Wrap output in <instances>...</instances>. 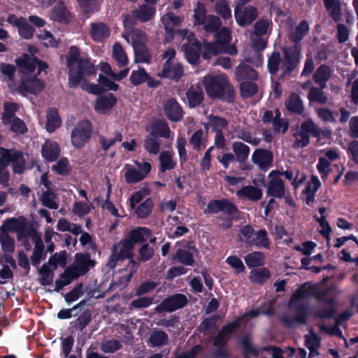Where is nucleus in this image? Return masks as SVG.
Listing matches in <instances>:
<instances>
[{"label": "nucleus", "mask_w": 358, "mask_h": 358, "mask_svg": "<svg viewBox=\"0 0 358 358\" xmlns=\"http://www.w3.org/2000/svg\"><path fill=\"white\" fill-rule=\"evenodd\" d=\"M15 64L20 73V81L15 80V66L1 62L0 63L1 82L5 83L11 92L24 96L27 94H36L41 92L45 84L36 76L47 69V64L28 54H24L22 57L16 59Z\"/></svg>", "instance_id": "nucleus-1"}, {"label": "nucleus", "mask_w": 358, "mask_h": 358, "mask_svg": "<svg viewBox=\"0 0 358 358\" xmlns=\"http://www.w3.org/2000/svg\"><path fill=\"white\" fill-rule=\"evenodd\" d=\"M67 67L69 69V84L71 87L80 86L83 90L94 94H99L103 90L117 91L119 85L110 78L100 75L99 85L90 84L85 76L94 74L95 67L87 58L80 55L78 49L71 46L66 56Z\"/></svg>", "instance_id": "nucleus-2"}, {"label": "nucleus", "mask_w": 358, "mask_h": 358, "mask_svg": "<svg viewBox=\"0 0 358 358\" xmlns=\"http://www.w3.org/2000/svg\"><path fill=\"white\" fill-rule=\"evenodd\" d=\"M311 296H314L319 301L324 302L325 303L327 302L329 304L331 303V300L327 299V290L320 285L304 284L297 289L290 300V307L298 309V311L294 319L287 321L289 325L292 326L295 324H303L306 322L307 301Z\"/></svg>", "instance_id": "nucleus-3"}, {"label": "nucleus", "mask_w": 358, "mask_h": 358, "mask_svg": "<svg viewBox=\"0 0 358 358\" xmlns=\"http://www.w3.org/2000/svg\"><path fill=\"white\" fill-rule=\"evenodd\" d=\"M216 41L213 43H203V56L205 59H209L212 56L220 53L236 55L237 50L234 45H229L231 36L229 30L225 27L221 28L216 33Z\"/></svg>", "instance_id": "nucleus-4"}, {"label": "nucleus", "mask_w": 358, "mask_h": 358, "mask_svg": "<svg viewBox=\"0 0 358 358\" xmlns=\"http://www.w3.org/2000/svg\"><path fill=\"white\" fill-rule=\"evenodd\" d=\"M285 59L281 61L280 54L273 52L268 60V68L271 73H275L280 69L284 73H288L294 69L299 59V50L291 52L285 50Z\"/></svg>", "instance_id": "nucleus-5"}, {"label": "nucleus", "mask_w": 358, "mask_h": 358, "mask_svg": "<svg viewBox=\"0 0 358 358\" xmlns=\"http://www.w3.org/2000/svg\"><path fill=\"white\" fill-rule=\"evenodd\" d=\"M206 93L211 97H222L224 92L231 96L233 90L230 87L227 78L223 74L208 76L203 79ZM231 97H229L230 101Z\"/></svg>", "instance_id": "nucleus-6"}, {"label": "nucleus", "mask_w": 358, "mask_h": 358, "mask_svg": "<svg viewBox=\"0 0 358 358\" xmlns=\"http://www.w3.org/2000/svg\"><path fill=\"white\" fill-rule=\"evenodd\" d=\"M182 38V50L187 62L192 64H196L199 59L201 51L199 41L194 38L193 34L187 29L177 31Z\"/></svg>", "instance_id": "nucleus-7"}, {"label": "nucleus", "mask_w": 358, "mask_h": 358, "mask_svg": "<svg viewBox=\"0 0 358 358\" xmlns=\"http://www.w3.org/2000/svg\"><path fill=\"white\" fill-rule=\"evenodd\" d=\"M92 127L90 121L78 122L71 132V143L76 148H83L92 136Z\"/></svg>", "instance_id": "nucleus-8"}, {"label": "nucleus", "mask_w": 358, "mask_h": 358, "mask_svg": "<svg viewBox=\"0 0 358 358\" xmlns=\"http://www.w3.org/2000/svg\"><path fill=\"white\" fill-rule=\"evenodd\" d=\"M242 344L245 350L255 356L260 355L263 358H288V356H291L295 353V349L292 348H287L284 350L273 347L267 346L261 350L260 352L255 348H254L250 342L243 341Z\"/></svg>", "instance_id": "nucleus-9"}, {"label": "nucleus", "mask_w": 358, "mask_h": 358, "mask_svg": "<svg viewBox=\"0 0 358 358\" xmlns=\"http://www.w3.org/2000/svg\"><path fill=\"white\" fill-rule=\"evenodd\" d=\"M135 166L127 164L124 166V178L127 183H137L147 177L151 171V164L149 162H139L134 161Z\"/></svg>", "instance_id": "nucleus-10"}, {"label": "nucleus", "mask_w": 358, "mask_h": 358, "mask_svg": "<svg viewBox=\"0 0 358 358\" xmlns=\"http://www.w3.org/2000/svg\"><path fill=\"white\" fill-rule=\"evenodd\" d=\"M134 245L129 238L121 241L113 247L112 254L110 256L108 266L113 268L116 266L118 262L125 258H129L132 255Z\"/></svg>", "instance_id": "nucleus-11"}, {"label": "nucleus", "mask_w": 358, "mask_h": 358, "mask_svg": "<svg viewBox=\"0 0 358 358\" xmlns=\"http://www.w3.org/2000/svg\"><path fill=\"white\" fill-rule=\"evenodd\" d=\"M134 22H131L130 17H126L124 20V31L122 33V37L127 43H131L133 48L145 45L147 43V36L141 30L134 29Z\"/></svg>", "instance_id": "nucleus-12"}, {"label": "nucleus", "mask_w": 358, "mask_h": 358, "mask_svg": "<svg viewBox=\"0 0 358 358\" xmlns=\"http://www.w3.org/2000/svg\"><path fill=\"white\" fill-rule=\"evenodd\" d=\"M310 134H317V128L312 120H308L301 125L295 134L294 147L299 148L306 146L309 143Z\"/></svg>", "instance_id": "nucleus-13"}, {"label": "nucleus", "mask_w": 358, "mask_h": 358, "mask_svg": "<svg viewBox=\"0 0 358 358\" xmlns=\"http://www.w3.org/2000/svg\"><path fill=\"white\" fill-rule=\"evenodd\" d=\"M237 23L241 26L250 24L257 17L255 8L251 6H238L234 12Z\"/></svg>", "instance_id": "nucleus-14"}, {"label": "nucleus", "mask_w": 358, "mask_h": 358, "mask_svg": "<svg viewBox=\"0 0 358 358\" xmlns=\"http://www.w3.org/2000/svg\"><path fill=\"white\" fill-rule=\"evenodd\" d=\"M94 266V262L90 259L87 254H77L75 257V261L69 268H73V272L78 277L85 273L90 267Z\"/></svg>", "instance_id": "nucleus-15"}, {"label": "nucleus", "mask_w": 358, "mask_h": 358, "mask_svg": "<svg viewBox=\"0 0 358 358\" xmlns=\"http://www.w3.org/2000/svg\"><path fill=\"white\" fill-rule=\"evenodd\" d=\"M116 103V97L113 94L108 93L97 97L94 108L99 114H106Z\"/></svg>", "instance_id": "nucleus-16"}, {"label": "nucleus", "mask_w": 358, "mask_h": 358, "mask_svg": "<svg viewBox=\"0 0 358 358\" xmlns=\"http://www.w3.org/2000/svg\"><path fill=\"white\" fill-rule=\"evenodd\" d=\"M268 177L271 180L268 184V194L277 198L282 197L285 194V187L279 178V172L273 171L269 173Z\"/></svg>", "instance_id": "nucleus-17"}, {"label": "nucleus", "mask_w": 358, "mask_h": 358, "mask_svg": "<svg viewBox=\"0 0 358 358\" xmlns=\"http://www.w3.org/2000/svg\"><path fill=\"white\" fill-rule=\"evenodd\" d=\"M187 303L186 297L182 294H176L166 299L157 308L159 311L172 312L183 307Z\"/></svg>", "instance_id": "nucleus-18"}, {"label": "nucleus", "mask_w": 358, "mask_h": 358, "mask_svg": "<svg viewBox=\"0 0 358 358\" xmlns=\"http://www.w3.org/2000/svg\"><path fill=\"white\" fill-rule=\"evenodd\" d=\"M197 253L194 245L189 243L186 249H179L176 252L174 259L186 266H192L194 264V256Z\"/></svg>", "instance_id": "nucleus-19"}, {"label": "nucleus", "mask_w": 358, "mask_h": 358, "mask_svg": "<svg viewBox=\"0 0 358 358\" xmlns=\"http://www.w3.org/2000/svg\"><path fill=\"white\" fill-rule=\"evenodd\" d=\"M155 8L152 6L142 5L138 9L134 10L130 17L131 22H134V19L142 22L150 20L155 15Z\"/></svg>", "instance_id": "nucleus-20"}, {"label": "nucleus", "mask_w": 358, "mask_h": 358, "mask_svg": "<svg viewBox=\"0 0 358 358\" xmlns=\"http://www.w3.org/2000/svg\"><path fill=\"white\" fill-rule=\"evenodd\" d=\"M41 153L45 159L52 162L59 157L60 148L57 142L46 140L42 146Z\"/></svg>", "instance_id": "nucleus-21"}, {"label": "nucleus", "mask_w": 358, "mask_h": 358, "mask_svg": "<svg viewBox=\"0 0 358 358\" xmlns=\"http://www.w3.org/2000/svg\"><path fill=\"white\" fill-rule=\"evenodd\" d=\"M182 75V66L177 62H166L162 72L159 74L161 77H167L175 80H178Z\"/></svg>", "instance_id": "nucleus-22"}, {"label": "nucleus", "mask_w": 358, "mask_h": 358, "mask_svg": "<svg viewBox=\"0 0 358 358\" xmlns=\"http://www.w3.org/2000/svg\"><path fill=\"white\" fill-rule=\"evenodd\" d=\"M164 110L171 121H179L182 117V108L175 99H169L164 105Z\"/></svg>", "instance_id": "nucleus-23"}, {"label": "nucleus", "mask_w": 358, "mask_h": 358, "mask_svg": "<svg viewBox=\"0 0 358 358\" xmlns=\"http://www.w3.org/2000/svg\"><path fill=\"white\" fill-rule=\"evenodd\" d=\"M109 28L103 22L92 23L90 24V34L92 38L97 41L102 42L110 36Z\"/></svg>", "instance_id": "nucleus-24"}, {"label": "nucleus", "mask_w": 358, "mask_h": 358, "mask_svg": "<svg viewBox=\"0 0 358 358\" xmlns=\"http://www.w3.org/2000/svg\"><path fill=\"white\" fill-rule=\"evenodd\" d=\"M6 150L9 152L8 156V163H13V171L15 173H22L24 170V159L23 154L16 150L6 149Z\"/></svg>", "instance_id": "nucleus-25"}, {"label": "nucleus", "mask_w": 358, "mask_h": 358, "mask_svg": "<svg viewBox=\"0 0 358 358\" xmlns=\"http://www.w3.org/2000/svg\"><path fill=\"white\" fill-rule=\"evenodd\" d=\"M272 153L266 150H257L252 155V161L257 164L260 169H268L272 162Z\"/></svg>", "instance_id": "nucleus-26"}, {"label": "nucleus", "mask_w": 358, "mask_h": 358, "mask_svg": "<svg viewBox=\"0 0 358 358\" xmlns=\"http://www.w3.org/2000/svg\"><path fill=\"white\" fill-rule=\"evenodd\" d=\"M320 187L321 182L319 178L315 176H313L303 191L306 202L308 205L313 202L315 194Z\"/></svg>", "instance_id": "nucleus-27"}, {"label": "nucleus", "mask_w": 358, "mask_h": 358, "mask_svg": "<svg viewBox=\"0 0 358 358\" xmlns=\"http://www.w3.org/2000/svg\"><path fill=\"white\" fill-rule=\"evenodd\" d=\"M161 22L167 34H173L175 27L179 26L182 22V18L168 12L162 16Z\"/></svg>", "instance_id": "nucleus-28"}, {"label": "nucleus", "mask_w": 358, "mask_h": 358, "mask_svg": "<svg viewBox=\"0 0 358 358\" xmlns=\"http://www.w3.org/2000/svg\"><path fill=\"white\" fill-rule=\"evenodd\" d=\"M236 195L241 199H248L249 200L256 201L261 199L262 192L259 188L248 185L238 189L236 192Z\"/></svg>", "instance_id": "nucleus-29"}, {"label": "nucleus", "mask_w": 358, "mask_h": 358, "mask_svg": "<svg viewBox=\"0 0 358 358\" xmlns=\"http://www.w3.org/2000/svg\"><path fill=\"white\" fill-rule=\"evenodd\" d=\"M227 124V122L224 118L215 115H209L207 117V122L204 123L207 132L221 131Z\"/></svg>", "instance_id": "nucleus-30"}, {"label": "nucleus", "mask_w": 358, "mask_h": 358, "mask_svg": "<svg viewBox=\"0 0 358 358\" xmlns=\"http://www.w3.org/2000/svg\"><path fill=\"white\" fill-rule=\"evenodd\" d=\"M306 344L310 350L309 357H315L318 355L317 349L320 345V338L313 331L310 329L308 334L305 336Z\"/></svg>", "instance_id": "nucleus-31"}, {"label": "nucleus", "mask_w": 358, "mask_h": 358, "mask_svg": "<svg viewBox=\"0 0 358 358\" xmlns=\"http://www.w3.org/2000/svg\"><path fill=\"white\" fill-rule=\"evenodd\" d=\"M150 134L152 136H160L164 138H173L171 135L170 129L165 120H157L152 126Z\"/></svg>", "instance_id": "nucleus-32"}, {"label": "nucleus", "mask_w": 358, "mask_h": 358, "mask_svg": "<svg viewBox=\"0 0 358 358\" xmlns=\"http://www.w3.org/2000/svg\"><path fill=\"white\" fill-rule=\"evenodd\" d=\"M265 47L266 41L262 38H258L255 42L252 43V49L254 50V59L245 55V59L256 66L261 65L262 63V55L259 53V51L262 50Z\"/></svg>", "instance_id": "nucleus-33"}, {"label": "nucleus", "mask_w": 358, "mask_h": 358, "mask_svg": "<svg viewBox=\"0 0 358 358\" xmlns=\"http://www.w3.org/2000/svg\"><path fill=\"white\" fill-rule=\"evenodd\" d=\"M279 111H276V116L274 119H273V113L269 110H266L263 115V121L266 122L273 120V124L275 130L278 131H282L284 133L288 129V124L285 121L281 122L279 119Z\"/></svg>", "instance_id": "nucleus-34"}, {"label": "nucleus", "mask_w": 358, "mask_h": 358, "mask_svg": "<svg viewBox=\"0 0 358 358\" xmlns=\"http://www.w3.org/2000/svg\"><path fill=\"white\" fill-rule=\"evenodd\" d=\"M242 322L243 320H241L240 322H234L223 327L222 331L219 333L218 336L215 339V345L217 346H222L224 345L235 328Z\"/></svg>", "instance_id": "nucleus-35"}, {"label": "nucleus", "mask_w": 358, "mask_h": 358, "mask_svg": "<svg viewBox=\"0 0 358 358\" xmlns=\"http://www.w3.org/2000/svg\"><path fill=\"white\" fill-rule=\"evenodd\" d=\"M8 152L5 148H0V183L7 185L8 180V173L7 167L9 165L8 163Z\"/></svg>", "instance_id": "nucleus-36"}, {"label": "nucleus", "mask_w": 358, "mask_h": 358, "mask_svg": "<svg viewBox=\"0 0 358 358\" xmlns=\"http://www.w3.org/2000/svg\"><path fill=\"white\" fill-rule=\"evenodd\" d=\"M151 236V231L145 227H138L132 230L128 238L134 245L137 243L146 241Z\"/></svg>", "instance_id": "nucleus-37"}, {"label": "nucleus", "mask_w": 358, "mask_h": 358, "mask_svg": "<svg viewBox=\"0 0 358 358\" xmlns=\"http://www.w3.org/2000/svg\"><path fill=\"white\" fill-rule=\"evenodd\" d=\"M187 97L190 107L199 106L203 99L201 88L199 86L191 87L187 92Z\"/></svg>", "instance_id": "nucleus-38"}, {"label": "nucleus", "mask_w": 358, "mask_h": 358, "mask_svg": "<svg viewBox=\"0 0 358 358\" xmlns=\"http://www.w3.org/2000/svg\"><path fill=\"white\" fill-rule=\"evenodd\" d=\"M61 119L57 110L51 108L47 113V122L45 128L50 133L55 131L61 125Z\"/></svg>", "instance_id": "nucleus-39"}, {"label": "nucleus", "mask_w": 358, "mask_h": 358, "mask_svg": "<svg viewBox=\"0 0 358 358\" xmlns=\"http://www.w3.org/2000/svg\"><path fill=\"white\" fill-rule=\"evenodd\" d=\"M331 75L330 69L324 65L320 66L315 73L313 78L315 82L318 84L321 88L326 87V83Z\"/></svg>", "instance_id": "nucleus-40"}, {"label": "nucleus", "mask_w": 358, "mask_h": 358, "mask_svg": "<svg viewBox=\"0 0 358 358\" xmlns=\"http://www.w3.org/2000/svg\"><path fill=\"white\" fill-rule=\"evenodd\" d=\"M235 76L238 80H255L257 78V73L256 71L250 66L245 64H241L237 67Z\"/></svg>", "instance_id": "nucleus-41"}, {"label": "nucleus", "mask_w": 358, "mask_h": 358, "mask_svg": "<svg viewBox=\"0 0 358 358\" xmlns=\"http://www.w3.org/2000/svg\"><path fill=\"white\" fill-rule=\"evenodd\" d=\"M112 57L122 67L128 64V57L123 48L119 43H115L113 46Z\"/></svg>", "instance_id": "nucleus-42"}, {"label": "nucleus", "mask_w": 358, "mask_h": 358, "mask_svg": "<svg viewBox=\"0 0 358 358\" xmlns=\"http://www.w3.org/2000/svg\"><path fill=\"white\" fill-rule=\"evenodd\" d=\"M286 108L292 113L301 114L303 110L302 101L296 94H292L285 103Z\"/></svg>", "instance_id": "nucleus-43"}, {"label": "nucleus", "mask_w": 358, "mask_h": 358, "mask_svg": "<svg viewBox=\"0 0 358 358\" xmlns=\"http://www.w3.org/2000/svg\"><path fill=\"white\" fill-rule=\"evenodd\" d=\"M72 271L73 268L68 267L60 278L56 280L55 291L59 292L64 286L69 285L74 278H78Z\"/></svg>", "instance_id": "nucleus-44"}, {"label": "nucleus", "mask_w": 358, "mask_h": 358, "mask_svg": "<svg viewBox=\"0 0 358 358\" xmlns=\"http://www.w3.org/2000/svg\"><path fill=\"white\" fill-rule=\"evenodd\" d=\"M57 227L60 231H69L75 235H78L82 232L80 225L71 223L64 218L59 220Z\"/></svg>", "instance_id": "nucleus-45"}, {"label": "nucleus", "mask_w": 358, "mask_h": 358, "mask_svg": "<svg viewBox=\"0 0 358 358\" xmlns=\"http://www.w3.org/2000/svg\"><path fill=\"white\" fill-rule=\"evenodd\" d=\"M92 208V205L90 201H76L72 207L73 214L79 217L87 215Z\"/></svg>", "instance_id": "nucleus-46"}, {"label": "nucleus", "mask_w": 358, "mask_h": 358, "mask_svg": "<svg viewBox=\"0 0 358 358\" xmlns=\"http://www.w3.org/2000/svg\"><path fill=\"white\" fill-rule=\"evenodd\" d=\"M133 49L135 54L136 63H148L150 62V56L145 45L139 46L136 45V47L133 48Z\"/></svg>", "instance_id": "nucleus-47"}, {"label": "nucleus", "mask_w": 358, "mask_h": 358, "mask_svg": "<svg viewBox=\"0 0 358 358\" xmlns=\"http://www.w3.org/2000/svg\"><path fill=\"white\" fill-rule=\"evenodd\" d=\"M270 277L269 271L266 268L253 269L250 272V279L254 283H262Z\"/></svg>", "instance_id": "nucleus-48"}, {"label": "nucleus", "mask_w": 358, "mask_h": 358, "mask_svg": "<svg viewBox=\"0 0 358 358\" xmlns=\"http://www.w3.org/2000/svg\"><path fill=\"white\" fill-rule=\"evenodd\" d=\"M264 257L262 252H254L245 257V262L249 267H256L264 264Z\"/></svg>", "instance_id": "nucleus-49"}, {"label": "nucleus", "mask_w": 358, "mask_h": 358, "mask_svg": "<svg viewBox=\"0 0 358 358\" xmlns=\"http://www.w3.org/2000/svg\"><path fill=\"white\" fill-rule=\"evenodd\" d=\"M10 127V129L16 134H24L27 131V129L24 122L20 118L15 117L10 121L3 123Z\"/></svg>", "instance_id": "nucleus-50"}, {"label": "nucleus", "mask_w": 358, "mask_h": 358, "mask_svg": "<svg viewBox=\"0 0 358 358\" xmlns=\"http://www.w3.org/2000/svg\"><path fill=\"white\" fill-rule=\"evenodd\" d=\"M19 109V105L15 103L7 102L3 106V113L2 114L3 122L10 121L15 117V113Z\"/></svg>", "instance_id": "nucleus-51"}, {"label": "nucleus", "mask_w": 358, "mask_h": 358, "mask_svg": "<svg viewBox=\"0 0 358 358\" xmlns=\"http://www.w3.org/2000/svg\"><path fill=\"white\" fill-rule=\"evenodd\" d=\"M317 169L321 175L322 179L325 180L331 171V164L326 157H320L317 164Z\"/></svg>", "instance_id": "nucleus-52"}, {"label": "nucleus", "mask_w": 358, "mask_h": 358, "mask_svg": "<svg viewBox=\"0 0 358 358\" xmlns=\"http://www.w3.org/2000/svg\"><path fill=\"white\" fill-rule=\"evenodd\" d=\"M148 79V74L143 68L133 71L130 76V81L134 85H138L145 83Z\"/></svg>", "instance_id": "nucleus-53"}, {"label": "nucleus", "mask_w": 358, "mask_h": 358, "mask_svg": "<svg viewBox=\"0 0 358 358\" xmlns=\"http://www.w3.org/2000/svg\"><path fill=\"white\" fill-rule=\"evenodd\" d=\"M194 24L201 25L204 24L206 17V10L204 4L197 3L196 8L194 9Z\"/></svg>", "instance_id": "nucleus-54"}, {"label": "nucleus", "mask_w": 358, "mask_h": 358, "mask_svg": "<svg viewBox=\"0 0 358 358\" xmlns=\"http://www.w3.org/2000/svg\"><path fill=\"white\" fill-rule=\"evenodd\" d=\"M308 30L309 26L308 23L303 21L296 27L295 31L291 34L290 38L294 42L296 43L303 38Z\"/></svg>", "instance_id": "nucleus-55"}, {"label": "nucleus", "mask_w": 358, "mask_h": 358, "mask_svg": "<svg viewBox=\"0 0 358 358\" xmlns=\"http://www.w3.org/2000/svg\"><path fill=\"white\" fill-rule=\"evenodd\" d=\"M159 161L161 171L164 172L174 168L176 163L172 159V155L169 152H163L160 154Z\"/></svg>", "instance_id": "nucleus-56"}, {"label": "nucleus", "mask_w": 358, "mask_h": 358, "mask_svg": "<svg viewBox=\"0 0 358 358\" xmlns=\"http://www.w3.org/2000/svg\"><path fill=\"white\" fill-rule=\"evenodd\" d=\"M238 236L241 241L245 242L249 245H252V242H254L255 232L250 226L245 225L241 229Z\"/></svg>", "instance_id": "nucleus-57"}, {"label": "nucleus", "mask_w": 358, "mask_h": 358, "mask_svg": "<svg viewBox=\"0 0 358 358\" xmlns=\"http://www.w3.org/2000/svg\"><path fill=\"white\" fill-rule=\"evenodd\" d=\"M0 243L3 251L12 252L15 250L14 239L6 232H0Z\"/></svg>", "instance_id": "nucleus-58"}, {"label": "nucleus", "mask_w": 358, "mask_h": 358, "mask_svg": "<svg viewBox=\"0 0 358 358\" xmlns=\"http://www.w3.org/2000/svg\"><path fill=\"white\" fill-rule=\"evenodd\" d=\"M202 25H203V28L206 31L214 32L220 27L221 21L216 16L208 15Z\"/></svg>", "instance_id": "nucleus-59"}, {"label": "nucleus", "mask_w": 358, "mask_h": 358, "mask_svg": "<svg viewBox=\"0 0 358 358\" xmlns=\"http://www.w3.org/2000/svg\"><path fill=\"white\" fill-rule=\"evenodd\" d=\"M41 200L43 204L49 208L57 209L58 208V204L55 201V194L49 189L42 194Z\"/></svg>", "instance_id": "nucleus-60"}, {"label": "nucleus", "mask_w": 358, "mask_h": 358, "mask_svg": "<svg viewBox=\"0 0 358 358\" xmlns=\"http://www.w3.org/2000/svg\"><path fill=\"white\" fill-rule=\"evenodd\" d=\"M232 147L234 153L239 160H244L248 157L250 148L248 145L241 142H235Z\"/></svg>", "instance_id": "nucleus-61"}, {"label": "nucleus", "mask_w": 358, "mask_h": 358, "mask_svg": "<svg viewBox=\"0 0 358 358\" xmlns=\"http://www.w3.org/2000/svg\"><path fill=\"white\" fill-rule=\"evenodd\" d=\"M40 282L43 285H49L53 281V271L44 264L39 271Z\"/></svg>", "instance_id": "nucleus-62"}, {"label": "nucleus", "mask_w": 358, "mask_h": 358, "mask_svg": "<svg viewBox=\"0 0 358 358\" xmlns=\"http://www.w3.org/2000/svg\"><path fill=\"white\" fill-rule=\"evenodd\" d=\"M215 12L224 20L231 17V12L229 4L224 1H217L215 4Z\"/></svg>", "instance_id": "nucleus-63"}, {"label": "nucleus", "mask_w": 358, "mask_h": 358, "mask_svg": "<svg viewBox=\"0 0 358 358\" xmlns=\"http://www.w3.org/2000/svg\"><path fill=\"white\" fill-rule=\"evenodd\" d=\"M308 98L311 101H316L320 103H325L328 100L325 93L317 87L310 88Z\"/></svg>", "instance_id": "nucleus-64"}]
</instances>
